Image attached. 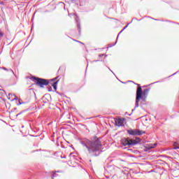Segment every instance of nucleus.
<instances>
[{
	"label": "nucleus",
	"instance_id": "f257e3e1",
	"mask_svg": "<svg viewBox=\"0 0 179 179\" xmlns=\"http://www.w3.org/2000/svg\"><path fill=\"white\" fill-rule=\"evenodd\" d=\"M93 138V140H90L85 138L80 141V143L88 150V153H96L101 150V148H103L100 138H97L96 136H94Z\"/></svg>",
	"mask_w": 179,
	"mask_h": 179
},
{
	"label": "nucleus",
	"instance_id": "f03ea898",
	"mask_svg": "<svg viewBox=\"0 0 179 179\" xmlns=\"http://www.w3.org/2000/svg\"><path fill=\"white\" fill-rule=\"evenodd\" d=\"M32 79L39 87H44V86H48L50 84V80L47 79L40 78L38 77H33Z\"/></svg>",
	"mask_w": 179,
	"mask_h": 179
},
{
	"label": "nucleus",
	"instance_id": "7ed1b4c3",
	"mask_svg": "<svg viewBox=\"0 0 179 179\" xmlns=\"http://www.w3.org/2000/svg\"><path fill=\"white\" fill-rule=\"evenodd\" d=\"M136 85L138 86L136 96H138V94H139L142 97H148V94H149V92H150V88H146L142 91V87H141V85Z\"/></svg>",
	"mask_w": 179,
	"mask_h": 179
},
{
	"label": "nucleus",
	"instance_id": "20e7f679",
	"mask_svg": "<svg viewBox=\"0 0 179 179\" xmlns=\"http://www.w3.org/2000/svg\"><path fill=\"white\" fill-rule=\"evenodd\" d=\"M127 134L131 135V136H141V135H143V134H146V131L138 129H127Z\"/></svg>",
	"mask_w": 179,
	"mask_h": 179
},
{
	"label": "nucleus",
	"instance_id": "39448f33",
	"mask_svg": "<svg viewBox=\"0 0 179 179\" xmlns=\"http://www.w3.org/2000/svg\"><path fill=\"white\" fill-rule=\"evenodd\" d=\"M142 142V139L139 137H135V138H130V148L132 146H136V145H139Z\"/></svg>",
	"mask_w": 179,
	"mask_h": 179
},
{
	"label": "nucleus",
	"instance_id": "423d86ee",
	"mask_svg": "<svg viewBox=\"0 0 179 179\" xmlns=\"http://www.w3.org/2000/svg\"><path fill=\"white\" fill-rule=\"evenodd\" d=\"M141 100L146 101V97L141 96L138 93V95L136 96L135 108H138V107H139V101H141Z\"/></svg>",
	"mask_w": 179,
	"mask_h": 179
},
{
	"label": "nucleus",
	"instance_id": "0eeeda50",
	"mask_svg": "<svg viewBox=\"0 0 179 179\" xmlns=\"http://www.w3.org/2000/svg\"><path fill=\"white\" fill-rule=\"evenodd\" d=\"M124 122H125V118H117L115 120V125L116 127H124Z\"/></svg>",
	"mask_w": 179,
	"mask_h": 179
},
{
	"label": "nucleus",
	"instance_id": "6e6552de",
	"mask_svg": "<svg viewBox=\"0 0 179 179\" xmlns=\"http://www.w3.org/2000/svg\"><path fill=\"white\" fill-rule=\"evenodd\" d=\"M122 145H123V146H129V148H131V138H122Z\"/></svg>",
	"mask_w": 179,
	"mask_h": 179
},
{
	"label": "nucleus",
	"instance_id": "1a4fd4ad",
	"mask_svg": "<svg viewBox=\"0 0 179 179\" xmlns=\"http://www.w3.org/2000/svg\"><path fill=\"white\" fill-rule=\"evenodd\" d=\"M59 82V80H57V81H55L53 83H51V85L55 90V92H57V89L58 87V83Z\"/></svg>",
	"mask_w": 179,
	"mask_h": 179
},
{
	"label": "nucleus",
	"instance_id": "9d476101",
	"mask_svg": "<svg viewBox=\"0 0 179 179\" xmlns=\"http://www.w3.org/2000/svg\"><path fill=\"white\" fill-rule=\"evenodd\" d=\"M80 6H85L86 5V0H79Z\"/></svg>",
	"mask_w": 179,
	"mask_h": 179
},
{
	"label": "nucleus",
	"instance_id": "9b49d317",
	"mask_svg": "<svg viewBox=\"0 0 179 179\" xmlns=\"http://www.w3.org/2000/svg\"><path fill=\"white\" fill-rule=\"evenodd\" d=\"M77 29L78 30V33L80 35V31H81V29H80V22L77 21Z\"/></svg>",
	"mask_w": 179,
	"mask_h": 179
},
{
	"label": "nucleus",
	"instance_id": "f8f14e48",
	"mask_svg": "<svg viewBox=\"0 0 179 179\" xmlns=\"http://www.w3.org/2000/svg\"><path fill=\"white\" fill-rule=\"evenodd\" d=\"M56 173H61V171H55V173H52V178L54 179V177H57L58 174Z\"/></svg>",
	"mask_w": 179,
	"mask_h": 179
},
{
	"label": "nucleus",
	"instance_id": "ddd939ff",
	"mask_svg": "<svg viewBox=\"0 0 179 179\" xmlns=\"http://www.w3.org/2000/svg\"><path fill=\"white\" fill-rule=\"evenodd\" d=\"M173 149V150H177V149H179V145H177V143H174Z\"/></svg>",
	"mask_w": 179,
	"mask_h": 179
},
{
	"label": "nucleus",
	"instance_id": "4468645a",
	"mask_svg": "<svg viewBox=\"0 0 179 179\" xmlns=\"http://www.w3.org/2000/svg\"><path fill=\"white\" fill-rule=\"evenodd\" d=\"M21 104H24V102L22 101V99H18V103H17V106H21Z\"/></svg>",
	"mask_w": 179,
	"mask_h": 179
},
{
	"label": "nucleus",
	"instance_id": "2eb2a0df",
	"mask_svg": "<svg viewBox=\"0 0 179 179\" xmlns=\"http://www.w3.org/2000/svg\"><path fill=\"white\" fill-rule=\"evenodd\" d=\"M117 39H116V41L113 44H109L108 46V48H111V47H114V45H115L117 44Z\"/></svg>",
	"mask_w": 179,
	"mask_h": 179
},
{
	"label": "nucleus",
	"instance_id": "dca6fc26",
	"mask_svg": "<svg viewBox=\"0 0 179 179\" xmlns=\"http://www.w3.org/2000/svg\"><path fill=\"white\" fill-rule=\"evenodd\" d=\"M71 3H75L76 5H79L78 0H71Z\"/></svg>",
	"mask_w": 179,
	"mask_h": 179
},
{
	"label": "nucleus",
	"instance_id": "f3484780",
	"mask_svg": "<svg viewBox=\"0 0 179 179\" xmlns=\"http://www.w3.org/2000/svg\"><path fill=\"white\" fill-rule=\"evenodd\" d=\"M58 79V77H56L55 78L50 79L49 80V83L50 82H52V83H54V82H55V80H57Z\"/></svg>",
	"mask_w": 179,
	"mask_h": 179
},
{
	"label": "nucleus",
	"instance_id": "a211bd4d",
	"mask_svg": "<svg viewBox=\"0 0 179 179\" xmlns=\"http://www.w3.org/2000/svg\"><path fill=\"white\" fill-rule=\"evenodd\" d=\"M131 23H132V20H131V22H129V23L127 24V25H126V26L122 29V31H124V30H125V29H127V27H128V26H129V24H131Z\"/></svg>",
	"mask_w": 179,
	"mask_h": 179
},
{
	"label": "nucleus",
	"instance_id": "6ab92c4d",
	"mask_svg": "<svg viewBox=\"0 0 179 179\" xmlns=\"http://www.w3.org/2000/svg\"><path fill=\"white\" fill-rule=\"evenodd\" d=\"M16 110H17V108H14L11 110V115H13V113H15V111H16Z\"/></svg>",
	"mask_w": 179,
	"mask_h": 179
},
{
	"label": "nucleus",
	"instance_id": "aec40b11",
	"mask_svg": "<svg viewBox=\"0 0 179 179\" xmlns=\"http://www.w3.org/2000/svg\"><path fill=\"white\" fill-rule=\"evenodd\" d=\"M23 113H24V110H22V111H21L20 113H19L18 114H17V115H15V117H19V115H21V114H23Z\"/></svg>",
	"mask_w": 179,
	"mask_h": 179
},
{
	"label": "nucleus",
	"instance_id": "412c9836",
	"mask_svg": "<svg viewBox=\"0 0 179 179\" xmlns=\"http://www.w3.org/2000/svg\"><path fill=\"white\" fill-rule=\"evenodd\" d=\"M8 72L11 73L12 75H15V72L12 69H8Z\"/></svg>",
	"mask_w": 179,
	"mask_h": 179
},
{
	"label": "nucleus",
	"instance_id": "4be33fe9",
	"mask_svg": "<svg viewBox=\"0 0 179 179\" xmlns=\"http://www.w3.org/2000/svg\"><path fill=\"white\" fill-rule=\"evenodd\" d=\"M3 36H4L3 32L0 30V38H1V37H3Z\"/></svg>",
	"mask_w": 179,
	"mask_h": 179
},
{
	"label": "nucleus",
	"instance_id": "5701e85b",
	"mask_svg": "<svg viewBox=\"0 0 179 179\" xmlns=\"http://www.w3.org/2000/svg\"><path fill=\"white\" fill-rule=\"evenodd\" d=\"M0 69H3V71H9V69H6V67H0Z\"/></svg>",
	"mask_w": 179,
	"mask_h": 179
},
{
	"label": "nucleus",
	"instance_id": "b1692460",
	"mask_svg": "<svg viewBox=\"0 0 179 179\" xmlns=\"http://www.w3.org/2000/svg\"><path fill=\"white\" fill-rule=\"evenodd\" d=\"M122 31H124L122 29V30L119 32L116 40H118V37H120V35L121 34V33H122Z\"/></svg>",
	"mask_w": 179,
	"mask_h": 179
},
{
	"label": "nucleus",
	"instance_id": "393cba45",
	"mask_svg": "<svg viewBox=\"0 0 179 179\" xmlns=\"http://www.w3.org/2000/svg\"><path fill=\"white\" fill-rule=\"evenodd\" d=\"M13 96H14L15 98L11 100V101H14V100H17V96H16V95L13 94Z\"/></svg>",
	"mask_w": 179,
	"mask_h": 179
},
{
	"label": "nucleus",
	"instance_id": "a878e982",
	"mask_svg": "<svg viewBox=\"0 0 179 179\" xmlns=\"http://www.w3.org/2000/svg\"><path fill=\"white\" fill-rule=\"evenodd\" d=\"M157 145V144H154L153 146H150L149 149H153V148H156Z\"/></svg>",
	"mask_w": 179,
	"mask_h": 179
},
{
	"label": "nucleus",
	"instance_id": "bb28decb",
	"mask_svg": "<svg viewBox=\"0 0 179 179\" xmlns=\"http://www.w3.org/2000/svg\"><path fill=\"white\" fill-rule=\"evenodd\" d=\"M48 92H52V87H48Z\"/></svg>",
	"mask_w": 179,
	"mask_h": 179
},
{
	"label": "nucleus",
	"instance_id": "cd10ccee",
	"mask_svg": "<svg viewBox=\"0 0 179 179\" xmlns=\"http://www.w3.org/2000/svg\"><path fill=\"white\" fill-rule=\"evenodd\" d=\"M100 60H94V61H90V62H91V64H93V62H99Z\"/></svg>",
	"mask_w": 179,
	"mask_h": 179
},
{
	"label": "nucleus",
	"instance_id": "c85d7f7f",
	"mask_svg": "<svg viewBox=\"0 0 179 179\" xmlns=\"http://www.w3.org/2000/svg\"><path fill=\"white\" fill-rule=\"evenodd\" d=\"M12 96H13L11 93L8 94V100H10V97H12Z\"/></svg>",
	"mask_w": 179,
	"mask_h": 179
},
{
	"label": "nucleus",
	"instance_id": "c756f323",
	"mask_svg": "<svg viewBox=\"0 0 179 179\" xmlns=\"http://www.w3.org/2000/svg\"><path fill=\"white\" fill-rule=\"evenodd\" d=\"M179 71H176V73H174L173 74L169 76V78H171V76H174V75H177V73H178Z\"/></svg>",
	"mask_w": 179,
	"mask_h": 179
},
{
	"label": "nucleus",
	"instance_id": "7c9ffc66",
	"mask_svg": "<svg viewBox=\"0 0 179 179\" xmlns=\"http://www.w3.org/2000/svg\"><path fill=\"white\" fill-rule=\"evenodd\" d=\"M135 108H134V109L131 110V113L130 114H129V115H132V113H134Z\"/></svg>",
	"mask_w": 179,
	"mask_h": 179
},
{
	"label": "nucleus",
	"instance_id": "2f4dec72",
	"mask_svg": "<svg viewBox=\"0 0 179 179\" xmlns=\"http://www.w3.org/2000/svg\"><path fill=\"white\" fill-rule=\"evenodd\" d=\"M104 55H105L104 54H99V57H104Z\"/></svg>",
	"mask_w": 179,
	"mask_h": 179
},
{
	"label": "nucleus",
	"instance_id": "473e14b6",
	"mask_svg": "<svg viewBox=\"0 0 179 179\" xmlns=\"http://www.w3.org/2000/svg\"><path fill=\"white\" fill-rule=\"evenodd\" d=\"M74 41H76L77 43H80V44H83V43L79 41H77V40H74Z\"/></svg>",
	"mask_w": 179,
	"mask_h": 179
},
{
	"label": "nucleus",
	"instance_id": "72a5a7b5",
	"mask_svg": "<svg viewBox=\"0 0 179 179\" xmlns=\"http://www.w3.org/2000/svg\"><path fill=\"white\" fill-rule=\"evenodd\" d=\"M148 17L150 18V19H153V20H157V19H155V18L151 17Z\"/></svg>",
	"mask_w": 179,
	"mask_h": 179
},
{
	"label": "nucleus",
	"instance_id": "f704fd0d",
	"mask_svg": "<svg viewBox=\"0 0 179 179\" xmlns=\"http://www.w3.org/2000/svg\"><path fill=\"white\" fill-rule=\"evenodd\" d=\"M148 17L150 18V19H153V20H157V19H155V18L151 17Z\"/></svg>",
	"mask_w": 179,
	"mask_h": 179
},
{
	"label": "nucleus",
	"instance_id": "c9c22d12",
	"mask_svg": "<svg viewBox=\"0 0 179 179\" xmlns=\"http://www.w3.org/2000/svg\"><path fill=\"white\" fill-rule=\"evenodd\" d=\"M55 93H57V94H59V96H62V94H61V93H59V92L56 91Z\"/></svg>",
	"mask_w": 179,
	"mask_h": 179
},
{
	"label": "nucleus",
	"instance_id": "e433bc0d",
	"mask_svg": "<svg viewBox=\"0 0 179 179\" xmlns=\"http://www.w3.org/2000/svg\"><path fill=\"white\" fill-rule=\"evenodd\" d=\"M161 21L162 22H170V21H169V20H162Z\"/></svg>",
	"mask_w": 179,
	"mask_h": 179
},
{
	"label": "nucleus",
	"instance_id": "4c0bfd02",
	"mask_svg": "<svg viewBox=\"0 0 179 179\" xmlns=\"http://www.w3.org/2000/svg\"><path fill=\"white\" fill-rule=\"evenodd\" d=\"M155 83H159V81L155 82V83H152L151 85H155Z\"/></svg>",
	"mask_w": 179,
	"mask_h": 179
},
{
	"label": "nucleus",
	"instance_id": "58836bf2",
	"mask_svg": "<svg viewBox=\"0 0 179 179\" xmlns=\"http://www.w3.org/2000/svg\"><path fill=\"white\" fill-rule=\"evenodd\" d=\"M3 1H0V5H3Z\"/></svg>",
	"mask_w": 179,
	"mask_h": 179
},
{
	"label": "nucleus",
	"instance_id": "ea45409f",
	"mask_svg": "<svg viewBox=\"0 0 179 179\" xmlns=\"http://www.w3.org/2000/svg\"><path fill=\"white\" fill-rule=\"evenodd\" d=\"M109 71H110V72H112V73H114V72H113V71H111V69H110V68H108Z\"/></svg>",
	"mask_w": 179,
	"mask_h": 179
},
{
	"label": "nucleus",
	"instance_id": "a19ab883",
	"mask_svg": "<svg viewBox=\"0 0 179 179\" xmlns=\"http://www.w3.org/2000/svg\"><path fill=\"white\" fill-rule=\"evenodd\" d=\"M125 115H129V114H128V112H126V113H125Z\"/></svg>",
	"mask_w": 179,
	"mask_h": 179
},
{
	"label": "nucleus",
	"instance_id": "79ce46f5",
	"mask_svg": "<svg viewBox=\"0 0 179 179\" xmlns=\"http://www.w3.org/2000/svg\"><path fill=\"white\" fill-rule=\"evenodd\" d=\"M133 20H138V18H133Z\"/></svg>",
	"mask_w": 179,
	"mask_h": 179
},
{
	"label": "nucleus",
	"instance_id": "37998d69",
	"mask_svg": "<svg viewBox=\"0 0 179 179\" xmlns=\"http://www.w3.org/2000/svg\"><path fill=\"white\" fill-rule=\"evenodd\" d=\"M106 178H110V176H106Z\"/></svg>",
	"mask_w": 179,
	"mask_h": 179
},
{
	"label": "nucleus",
	"instance_id": "c03bdc74",
	"mask_svg": "<svg viewBox=\"0 0 179 179\" xmlns=\"http://www.w3.org/2000/svg\"><path fill=\"white\" fill-rule=\"evenodd\" d=\"M149 150H145V152H148Z\"/></svg>",
	"mask_w": 179,
	"mask_h": 179
},
{
	"label": "nucleus",
	"instance_id": "a18cd8bd",
	"mask_svg": "<svg viewBox=\"0 0 179 179\" xmlns=\"http://www.w3.org/2000/svg\"><path fill=\"white\" fill-rule=\"evenodd\" d=\"M87 64H89V60H87Z\"/></svg>",
	"mask_w": 179,
	"mask_h": 179
},
{
	"label": "nucleus",
	"instance_id": "49530a36",
	"mask_svg": "<svg viewBox=\"0 0 179 179\" xmlns=\"http://www.w3.org/2000/svg\"><path fill=\"white\" fill-rule=\"evenodd\" d=\"M122 83H123V84H125L126 83H124V82H121Z\"/></svg>",
	"mask_w": 179,
	"mask_h": 179
},
{
	"label": "nucleus",
	"instance_id": "de8ad7c7",
	"mask_svg": "<svg viewBox=\"0 0 179 179\" xmlns=\"http://www.w3.org/2000/svg\"><path fill=\"white\" fill-rule=\"evenodd\" d=\"M15 78H17V76L15 75Z\"/></svg>",
	"mask_w": 179,
	"mask_h": 179
},
{
	"label": "nucleus",
	"instance_id": "09e8293b",
	"mask_svg": "<svg viewBox=\"0 0 179 179\" xmlns=\"http://www.w3.org/2000/svg\"><path fill=\"white\" fill-rule=\"evenodd\" d=\"M59 3H64V2H60Z\"/></svg>",
	"mask_w": 179,
	"mask_h": 179
},
{
	"label": "nucleus",
	"instance_id": "8fccbe9b",
	"mask_svg": "<svg viewBox=\"0 0 179 179\" xmlns=\"http://www.w3.org/2000/svg\"><path fill=\"white\" fill-rule=\"evenodd\" d=\"M22 128H24V126H22Z\"/></svg>",
	"mask_w": 179,
	"mask_h": 179
},
{
	"label": "nucleus",
	"instance_id": "3c124183",
	"mask_svg": "<svg viewBox=\"0 0 179 179\" xmlns=\"http://www.w3.org/2000/svg\"><path fill=\"white\" fill-rule=\"evenodd\" d=\"M105 57H108V55H105Z\"/></svg>",
	"mask_w": 179,
	"mask_h": 179
},
{
	"label": "nucleus",
	"instance_id": "603ef678",
	"mask_svg": "<svg viewBox=\"0 0 179 179\" xmlns=\"http://www.w3.org/2000/svg\"><path fill=\"white\" fill-rule=\"evenodd\" d=\"M72 153L70 154V156H71Z\"/></svg>",
	"mask_w": 179,
	"mask_h": 179
},
{
	"label": "nucleus",
	"instance_id": "864d4df0",
	"mask_svg": "<svg viewBox=\"0 0 179 179\" xmlns=\"http://www.w3.org/2000/svg\"><path fill=\"white\" fill-rule=\"evenodd\" d=\"M95 156H97V155H96V154H95Z\"/></svg>",
	"mask_w": 179,
	"mask_h": 179
},
{
	"label": "nucleus",
	"instance_id": "5fc2aeb1",
	"mask_svg": "<svg viewBox=\"0 0 179 179\" xmlns=\"http://www.w3.org/2000/svg\"><path fill=\"white\" fill-rule=\"evenodd\" d=\"M64 159H65V157H63Z\"/></svg>",
	"mask_w": 179,
	"mask_h": 179
},
{
	"label": "nucleus",
	"instance_id": "6e6d98bb",
	"mask_svg": "<svg viewBox=\"0 0 179 179\" xmlns=\"http://www.w3.org/2000/svg\"><path fill=\"white\" fill-rule=\"evenodd\" d=\"M129 82H132V81L129 80Z\"/></svg>",
	"mask_w": 179,
	"mask_h": 179
}]
</instances>
